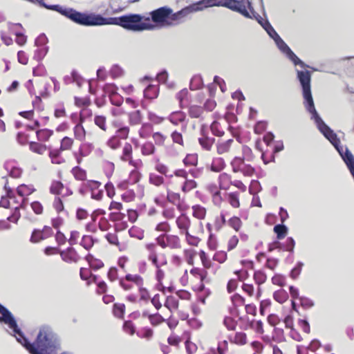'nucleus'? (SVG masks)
<instances>
[{
  "label": "nucleus",
  "mask_w": 354,
  "mask_h": 354,
  "mask_svg": "<svg viewBox=\"0 0 354 354\" xmlns=\"http://www.w3.org/2000/svg\"><path fill=\"white\" fill-rule=\"evenodd\" d=\"M150 20L149 17H144L138 14L106 18L94 13L87 14L78 12L75 24L84 26L114 24L119 25L127 30L140 32L155 29V26L150 22Z\"/></svg>",
  "instance_id": "obj_1"
},
{
  "label": "nucleus",
  "mask_w": 354,
  "mask_h": 354,
  "mask_svg": "<svg viewBox=\"0 0 354 354\" xmlns=\"http://www.w3.org/2000/svg\"><path fill=\"white\" fill-rule=\"evenodd\" d=\"M297 77L302 87L304 104L306 110L311 114V118L316 122L319 130L337 149L340 146V140L337 138V134L322 120L315 109L311 93L310 73L308 71H298Z\"/></svg>",
  "instance_id": "obj_2"
},
{
  "label": "nucleus",
  "mask_w": 354,
  "mask_h": 354,
  "mask_svg": "<svg viewBox=\"0 0 354 354\" xmlns=\"http://www.w3.org/2000/svg\"><path fill=\"white\" fill-rule=\"evenodd\" d=\"M30 354H53L60 349L61 344L57 335L48 326L39 329L34 343H30L24 335L17 338Z\"/></svg>",
  "instance_id": "obj_3"
},
{
  "label": "nucleus",
  "mask_w": 354,
  "mask_h": 354,
  "mask_svg": "<svg viewBox=\"0 0 354 354\" xmlns=\"http://www.w3.org/2000/svg\"><path fill=\"white\" fill-rule=\"evenodd\" d=\"M144 250L147 260L155 269L154 279L156 281V289L163 294L166 292H172L174 290L173 286L167 287L164 285V280L167 276L164 268L169 265L167 254L161 252L154 243H146L144 245Z\"/></svg>",
  "instance_id": "obj_4"
},
{
  "label": "nucleus",
  "mask_w": 354,
  "mask_h": 354,
  "mask_svg": "<svg viewBox=\"0 0 354 354\" xmlns=\"http://www.w3.org/2000/svg\"><path fill=\"white\" fill-rule=\"evenodd\" d=\"M49 192L55 196L52 202V207L57 215L51 219V227L59 229L64 222L61 215L67 216L68 214L65 205L66 198L72 196L74 192L71 187L65 186L61 180H54L50 184Z\"/></svg>",
  "instance_id": "obj_5"
},
{
  "label": "nucleus",
  "mask_w": 354,
  "mask_h": 354,
  "mask_svg": "<svg viewBox=\"0 0 354 354\" xmlns=\"http://www.w3.org/2000/svg\"><path fill=\"white\" fill-rule=\"evenodd\" d=\"M176 225L180 235L185 236V241L192 247H198L202 241L204 227L201 221H192L185 213L176 217Z\"/></svg>",
  "instance_id": "obj_6"
},
{
  "label": "nucleus",
  "mask_w": 354,
  "mask_h": 354,
  "mask_svg": "<svg viewBox=\"0 0 354 354\" xmlns=\"http://www.w3.org/2000/svg\"><path fill=\"white\" fill-rule=\"evenodd\" d=\"M120 288L124 292H132L136 288L138 290L140 301L147 302L150 299L149 290L145 287V279L137 273H127L120 279Z\"/></svg>",
  "instance_id": "obj_7"
},
{
  "label": "nucleus",
  "mask_w": 354,
  "mask_h": 354,
  "mask_svg": "<svg viewBox=\"0 0 354 354\" xmlns=\"http://www.w3.org/2000/svg\"><path fill=\"white\" fill-rule=\"evenodd\" d=\"M178 281L181 286H189L194 292L201 283H209L211 279L206 269L194 266L189 271L185 270Z\"/></svg>",
  "instance_id": "obj_8"
},
{
  "label": "nucleus",
  "mask_w": 354,
  "mask_h": 354,
  "mask_svg": "<svg viewBox=\"0 0 354 354\" xmlns=\"http://www.w3.org/2000/svg\"><path fill=\"white\" fill-rule=\"evenodd\" d=\"M156 244L162 249L180 250L182 248V241L177 234H162L156 239Z\"/></svg>",
  "instance_id": "obj_9"
},
{
  "label": "nucleus",
  "mask_w": 354,
  "mask_h": 354,
  "mask_svg": "<svg viewBox=\"0 0 354 354\" xmlns=\"http://www.w3.org/2000/svg\"><path fill=\"white\" fill-rule=\"evenodd\" d=\"M171 13V8L163 6L149 12L151 19L156 27L167 26L168 18Z\"/></svg>",
  "instance_id": "obj_10"
},
{
  "label": "nucleus",
  "mask_w": 354,
  "mask_h": 354,
  "mask_svg": "<svg viewBox=\"0 0 354 354\" xmlns=\"http://www.w3.org/2000/svg\"><path fill=\"white\" fill-rule=\"evenodd\" d=\"M231 167L234 173L240 172L244 176L252 177L255 173V169L250 165L245 164L241 157H234L231 161Z\"/></svg>",
  "instance_id": "obj_11"
},
{
  "label": "nucleus",
  "mask_w": 354,
  "mask_h": 354,
  "mask_svg": "<svg viewBox=\"0 0 354 354\" xmlns=\"http://www.w3.org/2000/svg\"><path fill=\"white\" fill-rule=\"evenodd\" d=\"M239 143L233 138L218 140L216 144V152L219 155L235 153L239 149Z\"/></svg>",
  "instance_id": "obj_12"
},
{
  "label": "nucleus",
  "mask_w": 354,
  "mask_h": 354,
  "mask_svg": "<svg viewBox=\"0 0 354 354\" xmlns=\"http://www.w3.org/2000/svg\"><path fill=\"white\" fill-rule=\"evenodd\" d=\"M164 306L170 313L177 312L182 320H186L189 317L187 312L180 310V302L176 295H168L166 297Z\"/></svg>",
  "instance_id": "obj_13"
},
{
  "label": "nucleus",
  "mask_w": 354,
  "mask_h": 354,
  "mask_svg": "<svg viewBox=\"0 0 354 354\" xmlns=\"http://www.w3.org/2000/svg\"><path fill=\"white\" fill-rule=\"evenodd\" d=\"M227 8L241 14L243 16L250 18V12L251 3L249 0H228Z\"/></svg>",
  "instance_id": "obj_14"
},
{
  "label": "nucleus",
  "mask_w": 354,
  "mask_h": 354,
  "mask_svg": "<svg viewBox=\"0 0 354 354\" xmlns=\"http://www.w3.org/2000/svg\"><path fill=\"white\" fill-rule=\"evenodd\" d=\"M0 314L2 315L0 317V321L4 322L8 324L9 327L13 330V331L18 335L17 338H21L23 337V333L20 331L18 328L17 324L13 317L11 313L4 306H3L0 304Z\"/></svg>",
  "instance_id": "obj_15"
},
{
  "label": "nucleus",
  "mask_w": 354,
  "mask_h": 354,
  "mask_svg": "<svg viewBox=\"0 0 354 354\" xmlns=\"http://www.w3.org/2000/svg\"><path fill=\"white\" fill-rule=\"evenodd\" d=\"M53 235V230L51 227L44 225L42 229H35L31 234L30 241L31 243H37L47 239Z\"/></svg>",
  "instance_id": "obj_16"
},
{
  "label": "nucleus",
  "mask_w": 354,
  "mask_h": 354,
  "mask_svg": "<svg viewBox=\"0 0 354 354\" xmlns=\"http://www.w3.org/2000/svg\"><path fill=\"white\" fill-rule=\"evenodd\" d=\"M228 0H201L192 5L195 11L202 10L209 7H225L227 8Z\"/></svg>",
  "instance_id": "obj_17"
},
{
  "label": "nucleus",
  "mask_w": 354,
  "mask_h": 354,
  "mask_svg": "<svg viewBox=\"0 0 354 354\" xmlns=\"http://www.w3.org/2000/svg\"><path fill=\"white\" fill-rule=\"evenodd\" d=\"M198 257L201 260V265L203 266L201 268H205L207 271L210 270L214 274V275H216L221 271V266L215 265L210 259L207 253L203 250H201L199 251Z\"/></svg>",
  "instance_id": "obj_18"
},
{
  "label": "nucleus",
  "mask_w": 354,
  "mask_h": 354,
  "mask_svg": "<svg viewBox=\"0 0 354 354\" xmlns=\"http://www.w3.org/2000/svg\"><path fill=\"white\" fill-rule=\"evenodd\" d=\"M60 257L63 261L67 263H77L81 257L73 247H68L61 250Z\"/></svg>",
  "instance_id": "obj_19"
},
{
  "label": "nucleus",
  "mask_w": 354,
  "mask_h": 354,
  "mask_svg": "<svg viewBox=\"0 0 354 354\" xmlns=\"http://www.w3.org/2000/svg\"><path fill=\"white\" fill-rule=\"evenodd\" d=\"M109 220L115 223L116 230H122L128 227L125 221L126 214L121 212H111L109 215Z\"/></svg>",
  "instance_id": "obj_20"
},
{
  "label": "nucleus",
  "mask_w": 354,
  "mask_h": 354,
  "mask_svg": "<svg viewBox=\"0 0 354 354\" xmlns=\"http://www.w3.org/2000/svg\"><path fill=\"white\" fill-rule=\"evenodd\" d=\"M221 220L220 227L227 223L230 228L233 229L236 232H239L243 225V223L241 218L237 216H233L226 221L225 214L221 212Z\"/></svg>",
  "instance_id": "obj_21"
},
{
  "label": "nucleus",
  "mask_w": 354,
  "mask_h": 354,
  "mask_svg": "<svg viewBox=\"0 0 354 354\" xmlns=\"http://www.w3.org/2000/svg\"><path fill=\"white\" fill-rule=\"evenodd\" d=\"M120 159L124 162H128L129 165L136 167V161L133 160V147L131 143L125 142L122 149V153L120 156Z\"/></svg>",
  "instance_id": "obj_22"
},
{
  "label": "nucleus",
  "mask_w": 354,
  "mask_h": 354,
  "mask_svg": "<svg viewBox=\"0 0 354 354\" xmlns=\"http://www.w3.org/2000/svg\"><path fill=\"white\" fill-rule=\"evenodd\" d=\"M227 339L230 344L238 346H243L248 342V335L243 331H236L234 334L227 336Z\"/></svg>",
  "instance_id": "obj_23"
},
{
  "label": "nucleus",
  "mask_w": 354,
  "mask_h": 354,
  "mask_svg": "<svg viewBox=\"0 0 354 354\" xmlns=\"http://www.w3.org/2000/svg\"><path fill=\"white\" fill-rule=\"evenodd\" d=\"M73 122L75 123V126L73 128L74 139L80 142L85 141L87 132L83 125L84 122H82L77 120H76V121L73 120Z\"/></svg>",
  "instance_id": "obj_24"
},
{
  "label": "nucleus",
  "mask_w": 354,
  "mask_h": 354,
  "mask_svg": "<svg viewBox=\"0 0 354 354\" xmlns=\"http://www.w3.org/2000/svg\"><path fill=\"white\" fill-rule=\"evenodd\" d=\"M36 188L32 184H21L17 187V193L18 196L23 198L22 203L27 201V197L36 191Z\"/></svg>",
  "instance_id": "obj_25"
},
{
  "label": "nucleus",
  "mask_w": 354,
  "mask_h": 354,
  "mask_svg": "<svg viewBox=\"0 0 354 354\" xmlns=\"http://www.w3.org/2000/svg\"><path fill=\"white\" fill-rule=\"evenodd\" d=\"M198 140L202 149L207 151L212 150L213 145L215 142V138L209 136L205 133L203 129L201 130V136L198 138Z\"/></svg>",
  "instance_id": "obj_26"
},
{
  "label": "nucleus",
  "mask_w": 354,
  "mask_h": 354,
  "mask_svg": "<svg viewBox=\"0 0 354 354\" xmlns=\"http://www.w3.org/2000/svg\"><path fill=\"white\" fill-rule=\"evenodd\" d=\"M188 10L187 8L182 9L180 11L174 12L171 9V13L168 18L167 26H172L179 24L183 19L187 15Z\"/></svg>",
  "instance_id": "obj_27"
},
{
  "label": "nucleus",
  "mask_w": 354,
  "mask_h": 354,
  "mask_svg": "<svg viewBox=\"0 0 354 354\" xmlns=\"http://www.w3.org/2000/svg\"><path fill=\"white\" fill-rule=\"evenodd\" d=\"M239 240L242 241H247L248 240V235L245 233L241 232L239 234V236L238 235L234 234L229 237L227 242V252L234 250L237 247L239 243Z\"/></svg>",
  "instance_id": "obj_28"
},
{
  "label": "nucleus",
  "mask_w": 354,
  "mask_h": 354,
  "mask_svg": "<svg viewBox=\"0 0 354 354\" xmlns=\"http://www.w3.org/2000/svg\"><path fill=\"white\" fill-rule=\"evenodd\" d=\"M87 185L92 190L91 198L97 201L102 200L104 195L103 192L98 189L101 183L97 180H88Z\"/></svg>",
  "instance_id": "obj_29"
},
{
  "label": "nucleus",
  "mask_w": 354,
  "mask_h": 354,
  "mask_svg": "<svg viewBox=\"0 0 354 354\" xmlns=\"http://www.w3.org/2000/svg\"><path fill=\"white\" fill-rule=\"evenodd\" d=\"M140 153L143 156H153L156 153V147L151 141H145L140 146Z\"/></svg>",
  "instance_id": "obj_30"
},
{
  "label": "nucleus",
  "mask_w": 354,
  "mask_h": 354,
  "mask_svg": "<svg viewBox=\"0 0 354 354\" xmlns=\"http://www.w3.org/2000/svg\"><path fill=\"white\" fill-rule=\"evenodd\" d=\"M62 152L63 151L60 150V149H50L48 151V156L50 159V162L54 165H62L65 162L64 158L62 156Z\"/></svg>",
  "instance_id": "obj_31"
},
{
  "label": "nucleus",
  "mask_w": 354,
  "mask_h": 354,
  "mask_svg": "<svg viewBox=\"0 0 354 354\" xmlns=\"http://www.w3.org/2000/svg\"><path fill=\"white\" fill-rule=\"evenodd\" d=\"M225 199L234 209L239 208L241 206L240 193L239 192L226 193Z\"/></svg>",
  "instance_id": "obj_32"
},
{
  "label": "nucleus",
  "mask_w": 354,
  "mask_h": 354,
  "mask_svg": "<svg viewBox=\"0 0 354 354\" xmlns=\"http://www.w3.org/2000/svg\"><path fill=\"white\" fill-rule=\"evenodd\" d=\"M128 122L131 126L139 125L142 123L143 115L140 110L130 111L127 113Z\"/></svg>",
  "instance_id": "obj_33"
},
{
  "label": "nucleus",
  "mask_w": 354,
  "mask_h": 354,
  "mask_svg": "<svg viewBox=\"0 0 354 354\" xmlns=\"http://www.w3.org/2000/svg\"><path fill=\"white\" fill-rule=\"evenodd\" d=\"M248 328L253 330L256 333L263 335L264 333L263 323L261 320L248 319V325L243 328L247 330Z\"/></svg>",
  "instance_id": "obj_34"
},
{
  "label": "nucleus",
  "mask_w": 354,
  "mask_h": 354,
  "mask_svg": "<svg viewBox=\"0 0 354 354\" xmlns=\"http://www.w3.org/2000/svg\"><path fill=\"white\" fill-rule=\"evenodd\" d=\"M226 164L223 158L214 157L209 166V169L214 172H221L225 167Z\"/></svg>",
  "instance_id": "obj_35"
},
{
  "label": "nucleus",
  "mask_w": 354,
  "mask_h": 354,
  "mask_svg": "<svg viewBox=\"0 0 354 354\" xmlns=\"http://www.w3.org/2000/svg\"><path fill=\"white\" fill-rule=\"evenodd\" d=\"M93 115V113L91 109H90L89 106H86L80 109L78 118H77L76 114H72L71 119L73 120V118H76V120L82 122H85L87 120L91 119Z\"/></svg>",
  "instance_id": "obj_36"
},
{
  "label": "nucleus",
  "mask_w": 354,
  "mask_h": 354,
  "mask_svg": "<svg viewBox=\"0 0 354 354\" xmlns=\"http://www.w3.org/2000/svg\"><path fill=\"white\" fill-rule=\"evenodd\" d=\"M152 139L154 142L155 146L157 147H164L166 145V143L168 142V136L160 131L153 132L151 135Z\"/></svg>",
  "instance_id": "obj_37"
},
{
  "label": "nucleus",
  "mask_w": 354,
  "mask_h": 354,
  "mask_svg": "<svg viewBox=\"0 0 354 354\" xmlns=\"http://www.w3.org/2000/svg\"><path fill=\"white\" fill-rule=\"evenodd\" d=\"M192 216L199 221L204 220L207 216V209L201 205H194L192 207Z\"/></svg>",
  "instance_id": "obj_38"
},
{
  "label": "nucleus",
  "mask_w": 354,
  "mask_h": 354,
  "mask_svg": "<svg viewBox=\"0 0 354 354\" xmlns=\"http://www.w3.org/2000/svg\"><path fill=\"white\" fill-rule=\"evenodd\" d=\"M29 149L37 154L44 155L48 151V147L46 145L41 142H30Z\"/></svg>",
  "instance_id": "obj_39"
},
{
  "label": "nucleus",
  "mask_w": 354,
  "mask_h": 354,
  "mask_svg": "<svg viewBox=\"0 0 354 354\" xmlns=\"http://www.w3.org/2000/svg\"><path fill=\"white\" fill-rule=\"evenodd\" d=\"M168 120L173 124L178 125L185 121L186 114L181 111H174L169 115Z\"/></svg>",
  "instance_id": "obj_40"
},
{
  "label": "nucleus",
  "mask_w": 354,
  "mask_h": 354,
  "mask_svg": "<svg viewBox=\"0 0 354 354\" xmlns=\"http://www.w3.org/2000/svg\"><path fill=\"white\" fill-rule=\"evenodd\" d=\"M54 132L51 129H41L36 131L37 140L41 142H46L53 136Z\"/></svg>",
  "instance_id": "obj_41"
},
{
  "label": "nucleus",
  "mask_w": 354,
  "mask_h": 354,
  "mask_svg": "<svg viewBox=\"0 0 354 354\" xmlns=\"http://www.w3.org/2000/svg\"><path fill=\"white\" fill-rule=\"evenodd\" d=\"M71 172L75 180L82 182L87 180V171L83 168L75 166L71 169Z\"/></svg>",
  "instance_id": "obj_42"
},
{
  "label": "nucleus",
  "mask_w": 354,
  "mask_h": 354,
  "mask_svg": "<svg viewBox=\"0 0 354 354\" xmlns=\"http://www.w3.org/2000/svg\"><path fill=\"white\" fill-rule=\"evenodd\" d=\"M205 283H201L199 287L194 291L195 292L201 294L198 299L203 304H206V299L212 295L211 290L207 288Z\"/></svg>",
  "instance_id": "obj_43"
},
{
  "label": "nucleus",
  "mask_w": 354,
  "mask_h": 354,
  "mask_svg": "<svg viewBox=\"0 0 354 354\" xmlns=\"http://www.w3.org/2000/svg\"><path fill=\"white\" fill-rule=\"evenodd\" d=\"M183 257L188 265L193 266L197 256V252L193 248H185L183 250Z\"/></svg>",
  "instance_id": "obj_44"
},
{
  "label": "nucleus",
  "mask_w": 354,
  "mask_h": 354,
  "mask_svg": "<svg viewBox=\"0 0 354 354\" xmlns=\"http://www.w3.org/2000/svg\"><path fill=\"white\" fill-rule=\"evenodd\" d=\"M230 301L234 309L238 311V308L244 306L245 298L239 293H234L230 297Z\"/></svg>",
  "instance_id": "obj_45"
},
{
  "label": "nucleus",
  "mask_w": 354,
  "mask_h": 354,
  "mask_svg": "<svg viewBox=\"0 0 354 354\" xmlns=\"http://www.w3.org/2000/svg\"><path fill=\"white\" fill-rule=\"evenodd\" d=\"M85 259L88 262L90 268L93 270H98L104 266V263L102 260L95 258L90 254H88Z\"/></svg>",
  "instance_id": "obj_46"
},
{
  "label": "nucleus",
  "mask_w": 354,
  "mask_h": 354,
  "mask_svg": "<svg viewBox=\"0 0 354 354\" xmlns=\"http://www.w3.org/2000/svg\"><path fill=\"white\" fill-rule=\"evenodd\" d=\"M253 280L257 286H261L267 281V274L263 270H254L253 273Z\"/></svg>",
  "instance_id": "obj_47"
},
{
  "label": "nucleus",
  "mask_w": 354,
  "mask_h": 354,
  "mask_svg": "<svg viewBox=\"0 0 354 354\" xmlns=\"http://www.w3.org/2000/svg\"><path fill=\"white\" fill-rule=\"evenodd\" d=\"M97 240L95 239L92 236L84 234L81 239L80 245L86 250L89 251L94 246Z\"/></svg>",
  "instance_id": "obj_48"
},
{
  "label": "nucleus",
  "mask_w": 354,
  "mask_h": 354,
  "mask_svg": "<svg viewBox=\"0 0 354 354\" xmlns=\"http://www.w3.org/2000/svg\"><path fill=\"white\" fill-rule=\"evenodd\" d=\"M167 199L169 203L180 208V195L179 193L175 192L172 187L167 188Z\"/></svg>",
  "instance_id": "obj_49"
},
{
  "label": "nucleus",
  "mask_w": 354,
  "mask_h": 354,
  "mask_svg": "<svg viewBox=\"0 0 354 354\" xmlns=\"http://www.w3.org/2000/svg\"><path fill=\"white\" fill-rule=\"evenodd\" d=\"M74 104L77 108L82 109L86 106H90L91 104V97L86 96H75L74 97Z\"/></svg>",
  "instance_id": "obj_50"
},
{
  "label": "nucleus",
  "mask_w": 354,
  "mask_h": 354,
  "mask_svg": "<svg viewBox=\"0 0 354 354\" xmlns=\"http://www.w3.org/2000/svg\"><path fill=\"white\" fill-rule=\"evenodd\" d=\"M75 145V139L69 136H64L60 141L59 149L63 151H71Z\"/></svg>",
  "instance_id": "obj_51"
},
{
  "label": "nucleus",
  "mask_w": 354,
  "mask_h": 354,
  "mask_svg": "<svg viewBox=\"0 0 354 354\" xmlns=\"http://www.w3.org/2000/svg\"><path fill=\"white\" fill-rule=\"evenodd\" d=\"M126 311V306L123 303H115L112 308L113 315L118 318L122 319L124 317Z\"/></svg>",
  "instance_id": "obj_52"
},
{
  "label": "nucleus",
  "mask_w": 354,
  "mask_h": 354,
  "mask_svg": "<svg viewBox=\"0 0 354 354\" xmlns=\"http://www.w3.org/2000/svg\"><path fill=\"white\" fill-rule=\"evenodd\" d=\"M204 113V109L201 106L192 104L188 108V114L192 118H198Z\"/></svg>",
  "instance_id": "obj_53"
},
{
  "label": "nucleus",
  "mask_w": 354,
  "mask_h": 354,
  "mask_svg": "<svg viewBox=\"0 0 354 354\" xmlns=\"http://www.w3.org/2000/svg\"><path fill=\"white\" fill-rule=\"evenodd\" d=\"M159 88L158 86L150 84L144 91L145 97L150 100L155 99L158 97Z\"/></svg>",
  "instance_id": "obj_54"
},
{
  "label": "nucleus",
  "mask_w": 354,
  "mask_h": 354,
  "mask_svg": "<svg viewBox=\"0 0 354 354\" xmlns=\"http://www.w3.org/2000/svg\"><path fill=\"white\" fill-rule=\"evenodd\" d=\"M113 126L118 128L115 132L116 136L120 140H126L128 138L130 132V128L128 126L120 127V124L117 123H113Z\"/></svg>",
  "instance_id": "obj_55"
},
{
  "label": "nucleus",
  "mask_w": 354,
  "mask_h": 354,
  "mask_svg": "<svg viewBox=\"0 0 354 354\" xmlns=\"http://www.w3.org/2000/svg\"><path fill=\"white\" fill-rule=\"evenodd\" d=\"M106 241L112 245L117 247L120 250L122 249V244L119 241L118 234L116 232H109L105 235Z\"/></svg>",
  "instance_id": "obj_56"
},
{
  "label": "nucleus",
  "mask_w": 354,
  "mask_h": 354,
  "mask_svg": "<svg viewBox=\"0 0 354 354\" xmlns=\"http://www.w3.org/2000/svg\"><path fill=\"white\" fill-rule=\"evenodd\" d=\"M223 324L229 331H235L238 322L231 316H225L223 320Z\"/></svg>",
  "instance_id": "obj_57"
},
{
  "label": "nucleus",
  "mask_w": 354,
  "mask_h": 354,
  "mask_svg": "<svg viewBox=\"0 0 354 354\" xmlns=\"http://www.w3.org/2000/svg\"><path fill=\"white\" fill-rule=\"evenodd\" d=\"M180 185L181 187V190L183 192L187 193L196 188L197 186V183L195 180L192 179H187V178L186 179L182 181Z\"/></svg>",
  "instance_id": "obj_58"
},
{
  "label": "nucleus",
  "mask_w": 354,
  "mask_h": 354,
  "mask_svg": "<svg viewBox=\"0 0 354 354\" xmlns=\"http://www.w3.org/2000/svg\"><path fill=\"white\" fill-rule=\"evenodd\" d=\"M228 259L227 252L224 250H217L212 257V260L220 264H223L227 261Z\"/></svg>",
  "instance_id": "obj_59"
},
{
  "label": "nucleus",
  "mask_w": 354,
  "mask_h": 354,
  "mask_svg": "<svg viewBox=\"0 0 354 354\" xmlns=\"http://www.w3.org/2000/svg\"><path fill=\"white\" fill-rule=\"evenodd\" d=\"M274 232L277 234L279 240L284 239L288 234V228L283 224L276 225L273 228Z\"/></svg>",
  "instance_id": "obj_60"
},
{
  "label": "nucleus",
  "mask_w": 354,
  "mask_h": 354,
  "mask_svg": "<svg viewBox=\"0 0 354 354\" xmlns=\"http://www.w3.org/2000/svg\"><path fill=\"white\" fill-rule=\"evenodd\" d=\"M273 298L279 304H283L288 299V295L286 290L280 289L273 293Z\"/></svg>",
  "instance_id": "obj_61"
},
{
  "label": "nucleus",
  "mask_w": 354,
  "mask_h": 354,
  "mask_svg": "<svg viewBox=\"0 0 354 354\" xmlns=\"http://www.w3.org/2000/svg\"><path fill=\"white\" fill-rule=\"evenodd\" d=\"M175 295L176 297L178 299V301L183 300L186 301H192V293L184 289H180L177 291H176Z\"/></svg>",
  "instance_id": "obj_62"
},
{
  "label": "nucleus",
  "mask_w": 354,
  "mask_h": 354,
  "mask_svg": "<svg viewBox=\"0 0 354 354\" xmlns=\"http://www.w3.org/2000/svg\"><path fill=\"white\" fill-rule=\"evenodd\" d=\"M149 182L151 185L160 187L165 183V179L162 176L151 173L149 176Z\"/></svg>",
  "instance_id": "obj_63"
},
{
  "label": "nucleus",
  "mask_w": 354,
  "mask_h": 354,
  "mask_svg": "<svg viewBox=\"0 0 354 354\" xmlns=\"http://www.w3.org/2000/svg\"><path fill=\"white\" fill-rule=\"evenodd\" d=\"M229 340L223 339L217 344V354H227L229 352Z\"/></svg>",
  "instance_id": "obj_64"
}]
</instances>
